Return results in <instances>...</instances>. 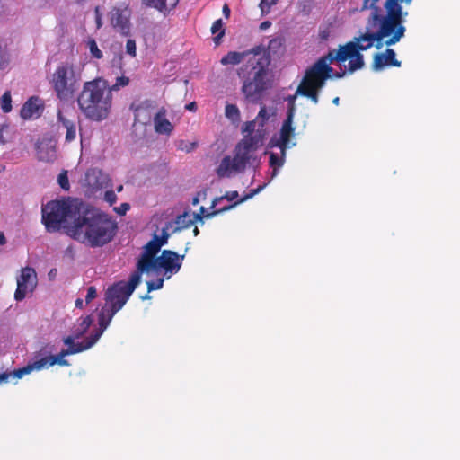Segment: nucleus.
Wrapping results in <instances>:
<instances>
[{"label":"nucleus","instance_id":"56","mask_svg":"<svg viewBox=\"0 0 460 460\" xmlns=\"http://www.w3.org/2000/svg\"><path fill=\"white\" fill-rule=\"evenodd\" d=\"M75 306L77 308H83L84 307V302H83V300L81 298H77L75 300Z\"/></svg>","mask_w":460,"mask_h":460},{"label":"nucleus","instance_id":"11","mask_svg":"<svg viewBox=\"0 0 460 460\" xmlns=\"http://www.w3.org/2000/svg\"><path fill=\"white\" fill-rule=\"evenodd\" d=\"M264 186L265 185H261L256 189L251 190L248 194H246L244 197L241 198L239 200L235 201L234 204L228 205L220 209L214 210L211 213H208L207 215H205L206 209L204 207L200 208V209H199L200 213H199V214L190 215L188 212H184L183 214L179 215L176 217V219L174 221V224L176 225L174 231H180L181 229L188 228L191 225H193L195 221H198V220L202 221L204 217H212L219 213L229 210V209L233 208L234 207L252 198L254 195L258 194L264 188Z\"/></svg>","mask_w":460,"mask_h":460},{"label":"nucleus","instance_id":"5","mask_svg":"<svg viewBox=\"0 0 460 460\" xmlns=\"http://www.w3.org/2000/svg\"><path fill=\"white\" fill-rule=\"evenodd\" d=\"M84 203L78 199L52 200L42 208V222L48 232L63 229L67 234L68 228L76 223V218Z\"/></svg>","mask_w":460,"mask_h":460},{"label":"nucleus","instance_id":"41","mask_svg":"<svg viewBox=\"0 0 460 460\" xmlns=\"http://www.w3.org/2000/svg\"><path fill=\"white\" fill-rule=\"evenodd\" d=\"M126 51L132 58L136 57L137 48L136 41L132 39H128L126 42Z\"/></svg>","mask_w":460,"mask_h":460},{"label":"nucleus","instance_id":"37","mask_svg":"<svg viewBox=\"0 0 460 460\" xmlns=\"http://www.w3.org/2000/svg\"><path fill=\"white\" fill-rule=\"evenodd\" d=\"M296 93L294 94V95H289L287 100H288V111H287V115L288 114H290V111H292V117H295V113H296Z\"/></svg>","mask_w":460,"mask_h":460},{"label":"nucleus","instance_id":"10","mask_svg":"<svg viewBox=\"0 0 460 460\" xmlns=\"http://www.w3.org/2000/svg\"><path fill=\"white\" fill-rule=\"evenodd\" d=\"M335 56V50L329 51V53L319 58L310 68L305 72L304 78L299 85L314 86L323 88L325 81L332 76L333 69L329 64L337 62V59H332Z\"/></svg>","mask_w":460,"mask_h":460},{"label":"nucleus","instance_id":"43","mask_svg":"<svg viewBox=\"0 0 460 460\" xmlns=\"http://www.w3.org/2000/svg\"><path fill=\"white\" fill-rule=\"evenodd\" d=\"M97 296L96 288L93 286H91L87 288V294L85 296L86 304H89L92 300H93Z\"/></svg>","mask_w":460,"mask_h":460},{"label":"nucleus","instance_id":"64","mask_svg":"<svg viewBox=\"0 0 460 460\" xmlns=\"http://www.w3.org/2000/svg\"><path fill=\"white\" fill-rule=\"evenodd\" d=\"M57 270L55 269H52L49 272V275H54V273H56Z\"/></svg>","mask_w":460,"mask_h":460},{"label":"nucleus","instance_id":"42","mask_svg":"<svg viewBox=\"0 0 460 460\" xmlns=\"http://www.w3.org/2000/svg\"><path fill=\"white\" fill-rule=\"evenodd\" d=\"M170 234L167 233L166 229L162 230V234L160 237L155 235L154 240L157 241L158 243H161V247L164 245L169 238Z\"/></svg>","mask_w":460,"mask_h":460},{"label":"nucleus","instance_id":"55","mask_svg":"<svg viewBox=\"0 0 460 460\" xmlns=\"http://www.w3.org/2000/svg\"><path fill=\"white\" fill-rule=\"evenodd\" d=\"M196 107H197L196 102H194L186 105V109L189 111H195Z\"/></svg>","mask_w":460,"mask_h":460},{"label":"nucleus","instance_id":"53","mask_svg":"<svg viewBox=\"0 0 460 460\" xmlns=\"http://www.w3.org/2000/svg\"><path fill=\"white\" fill-rule=\"evenodd\" d=\"M222 11H223L224 15L226 18H228L230 16V8H229L228 4H225Z\"/></svg>","mask_w":460,"mask_h":460},{"label":"nucleus","instance_id":"15","mask_svg":"<svg viewBox=\"0 0 460 460\" xmlns=\"http://www.w3.org/2000/svg\"><path fill=\"white\" fill-rule=\"evenodd\" d=\"M38 283L37 274L33 268L25 267L21 270V274L17 277V288L14 293V298L22 301L28 293L34 290Z\"/></svg>","mask_w":460,"mask_h":460},{"label":"nucleus","instance_id":"19","mask_svg":"<svg viewBox=\"0 0 460 460\" xmlns=\"http://www.w3.org/2000/svg\"><path fill=\"white\" fill-rule=\"evenodd\" d=\"M44 110V106L41 103V100L38 97H31L22 105L20 111V115L23 119H30L32 118H38L40 116Z\"/></svg>","mask_w":460,"mask_h":460},{"label":"nucleus","instance_id":"63","mask_svg":"<svg viewBox=\"0 0 460 460\" xmlns=\"http://www.w3.org/2000/svg\"><path fill=\"white\" fill-rule=\"evenodd\" d=\"M193 234L195 236H197L199 234V230L198 229L197 226H195V228L193 229Z\"/></svg>","mask_w":460,"mask_h":460},{"label":"nucleus","instance_id":"14","mask_svg":"<svg viewBox=\"0 0 460 460\" xmlns=\"http://www.w3.org/2000/svg\"><path fill=\"white\" fill-rule=\"evenodd\" d=\"M131 9L129 4L121 3L118 6L112 7L110 12V21L111 26L121 35L129 36L131 31Z\"/></svg>","mask_w":460,"mask_h":460},{"label":"nucleus","instance_id":"9","mask_svg":"<svg viewBox=\"0 0 460 460\" xmlns=\"http://www.w3.org/2000/svg\"><path fill=\"white\" fill-rule=\"evenodd\" d=\"M140 281L141 279L135 273H132L128 282L119 281L109 287L105 293V305L113 309V313L119 312Z\"/></svg>","mask_w":460,"mask_h":460},{"label":"nucleus","instance_id":"6","mask_svg":"<svg viewBox=\"0 0 460 460\" xmlns=\"http://www.w3.org/2000/svg\"><path fill=\"white\" fill-rule=\"evenodd\" d=\"M258 139L255 137L245 136L234 147V156H225L218 167L217 174L220 178H229L233 173L243 172L247 167L259 163L257 157Z\"/></svg>","mask_w":460,"mask_h":460},{"label":"nucleus","instance_id":"48","mask_svg":"<svg viewBox=\"0 0 460 460\" xmlns=\"http://www.w3.org/2000/svg\"><path fill=\"white\" fill-rule=\"evenodd\" d=\"M258 119H261L262 122L269 119V114L265 106H261L258 113Z\"/></svg>","mask_w":460,"mask_h":460},{"label":"nucleus","instance_id":"61","mask_svg":"<svg viewBox=\"0 0 460 460\" xmlns=\"http://www.w3.org/2000/svg\"><path fill=\"white\" fill-rule=\"evenodd\" d=\"M344 75H345V71H341V72H339V73H336L335 76H336L337 78H341V77H342Z\"/></svg>","mask_w":460,"mask_h":460},{"label":"nucleus","instance_id":"27","mask_svg":"<svg viewBox=\"0 0 460 460\" xmlns=\"http://www.w3.org/2000/svg\"><path fill=\"white\" fill-rule=\"evenodd\" d=\"M252 54V51L250 52H237V51H230L226 55H225L221 60L220 63L224 66L227 65H238L240 64L246 56L249 54Z\"/></svg>","mask_w":460,"mask_h":460},{"label":"nucleus","instance_id":"8","mask_svg":"<svg viewBox=\"0 0 460 460\" xmlns=\"http://www.w3.org/2000/svg\"><path fill=\"white\" fill-rule=\"evenodd\" d=\"M374 32H367L361 34L359 37L355 38V41H349L343 46H340L338 51L335 52L332 59H337V62L343 63L349 59V72L353 73L364 66L363 55L360 51L370 49L374 42L376 41V48L379 49L385 40V39H365L367 35H373Z\"/></svg>","mask_w":460,"mask_h":460},{"label":"nucleus","instance_id":"4","mask_svg":"<svg viewBox=\"0 0 460 460\" xmlns=\"http://www.w3.org/2000/svg\"><path fill=\"white\" fill-rule=\"evenodd\" d=\"M270 63V58L265 53L254 52L238 70V76L243 79L242 92L247 100H259L266 90L265 76Z\"/></svg>","mask_w":460,"mask_h":460},{"label":"nucleus","instance_id":"35","mask_svg":"<svg viewBox=\"0 0 460 460\" xmlns=\"http://www.w3.org/2000/svg\"><path fill=\"white\" fill-rule=\"evenodd\" d=\"M128 84H129L128 77L124 76V75L119 76L117 78L116 83L113 85H111V86L109 85L110 93H111L112 91H118L121 87L127 86Z\"/></svg>","mask_w":460,"mask_h":460},{"label":"nucleus","instance_id":"47","mask_svg":"<svg viewBox=\"0 0 460 460\" xmlns=\"http://www.w3.org/2000/svg\"><path fill=\"white\" fill-rule=\"evenodd\" d=\"M10 377L15 378L14 375L13 374V371H10V372H8V371L1 372L0 371V384L4 383V382H7Z\"/></svg>","mask_w":460,"mask_h":460},{"label":"nucleus","instance_id":"60","mask_svg":"<svg viewBox=\"0 0 460 460\" xmlns=\"http://www.w3.org/2000/svg\"><path fill=\"white\" fill-rule=\"evenodd\" d=\"M199 197L198 196L194 197L192 199V204L197 205V204H199Z\"/></svg>","mask_w":460,"mask_h":460},{"label":"nucleus","instance_id":"28","mask_svg":"<svg viewBox=\"0 0 460 460\" xmlns=\"http://www.w3.org/2000/svg\"><path fill=\"white\" fill-rule=\"evenodd\" d=\"M320 87L299 85L296 93L309 98L314 103H318V91Z\"/></svg>","mask_w":460,"mask_h":460},{"label":"nucleus","instance_id":"52","mask_svg":"<svg viewBox=\"0 0 460 460\" xmlns=\"http://www.w3.org/2000/svg\"><path fill=\"white\" fill-rule=\"evenodd\" d=\"M271 26V22L270 21H264L260 24L261 30H266Z\"/></svg>","mask_w":460,"mask_h":460},{"label":"nucleus","instance_id":"38","mask_svg":"<svg viewBox=\"0 0 460 460\" xmlns=\"http://www.w3.org/2000/svg\"><path fill=\"white\" fill-rule=\"evenodd\" d=\"M279 0H261L260 8L262 13H268L272 5L276 4Z\"/></svg>","mask_w":460,"mask_h":460},{"label":"nucleus","instance_id":"26","mask_svg":"<svg viewBox=\"0 0 460 460\" xmlns=\"http://www.w3.org/2000/svg\"><path fill=\"white\" fill-rule=\"evenodd\" d=\"M38 159L44 162H54L57 158V151L54 146L40 145L37 150Z\"/></svg>","mask_w":460,"mask_h":460},{"label":"nucleus","instance_id":"2","mask_svg":"<svg viewBox=\"0 0 460 460\" xmlns=\"http://www.w3.org/2000/svg\"><path fill=\"white\" fill-rule=\"evenodd\" d=\"M117 228L111 217L84 203L76 223L68 228L67 235L92 248L102 247L114 238Z\"/></svg>","mask_w":460,"mask_h":460},{"label":"nucleus","instance_id":"7","mask_svg":"<svg viewBox=\"0 0 460 460\" xmlns=\"http://www.w3.org/2000/svg\"><path fill=\"white\" fill-rule=\"evenodd\" d=\"M81 82V72L77 66L69 62L58 65L49 81L58 99L68 101L76 93Z\"/></svg>","mask_w":460,"mask_h":460},{"label":"nucleus","instance_id":"24","mask_svg":"<svg viewBox=\"0 0 460 460\" xmlns=\"http://www.w3.org/2000/svg\"><path fill=\"white\" fill-rule=\"evenodd\" d=\"M115 314L116 313H113V309L110 308L109 306L105 305L104 307H102L98 315V322L100 327L97 330H95L94 332H93L92 334H100L101 337L104 330L110 324Z\"/></svg>","mask_w":460,"mask_h":460},{"label":"nucleus","instance_id":"22","mask_svg":"<svg viewBox=\"0 0 460 460\" xmlns=\"http://www.w3.org/2000/svg\"><path fill=\"white\" fill-rule=\"evenodd\" d=\"M58 121L66 129V141L70 143L76 137V126L74 120L68 119L60 110L58 111Z\"/></svg>","mask_w":460,"mask_h":460},{"label":"nucleus","instance_id":"40","mask_svg":"<svg viewBox=\"0 0 460 460\" xmlns=\"http://www.w3.org/2000/svg\"><path fill=\"white\" fill-rule=\"evenodd\" d=\"M238 197H239L238 191H236V190L228 191V192L226 193V195L224 197H221V198L214 199L212 207H214L217 204V201H220L223 199H226L229 201H233L235 199H237Z\"/></svg>","mask_w":460,"mask_h":460},{"label":"nucleus","instance_id":"44","mask_svg":"<svg viewBox=\"0 0 460 460\" xmlns=\"http://www.w3.org/2000/svg\"><path fill=\"white\" fill-rule=\"evenodd\" d=\"M50 357H51V360H55L56 364L59 365V366H68L69 365L68 361L66 359H64V358L66 356H61V351L57 356L50 355Z\"/></svg>","mask_w":460,"mask_h":460},{"label":"nucleus","instance_id":"21","mask_svg":"<svg viewBox=\"0 0 460 460\" xmlns=\"http://www.w3.org/2000/svg\"><path fill=\"white\" fill-rule=\"evenodd\" d=\"M100 339V334H91L83 342H75V345L61 349V356H69L83 352L92 348Z\"/></svg>","mask_w":460,"mask_h":460},{"label":"nucleus","instance_id":"39","mask_svg":"<svg viewBox=\"0 0 460 460\" xmlns=\"http://www.w3.org/2000/svg\"><path fill=\"white\" fill-rule=\"evenodd\" d=\"M58 183H59L60 187L63 190H67L69 189V181H68L67 173L66 171L62 172L58 175Z\"/></svg>","mask_w":460,"mask_h":460},{"label":"nucleus","instance_id":"16","mask_svg":"<svg viewBox=\"0 0 460 460\" xmlns=\"http://www.w3.org/2000/svg\"><path fill=\"white\" fill-rule=\"evenodd\" d=\"M293 120L294 117H292V111H290V114H288L286 119L283 121L279 137H272L270 140L271 146L279 147L283 156L286 155L288 148L296 145V143L290 144V139L295 135Z\"/></svg>","mask_w":460,"mask_h":460},{"label":"nucleus","instance_id":"62","mask_svg":"<svg viewBox=\"0 0 460 460\" xmlns=\"http://www.w3.org/2000/svg\"><path fill=\"white\" fill-rule=\"evenodd\" d=\"M339 102H340V98H339V97H335V98L332 100V102H333L335 105H338V104H339Z\"/></svg>","mask_w":460,"mask_h":460},{"label":"nucleus","instance_id":"45","mask_svg":"<svg viewBox=\"0 0 460 460\" xmlns=\"http://www.w3.org/2000/svg\"><path fill=\"white\" fill-rule=\"evenodd\" d=\"M104 199L110 205H112L116 202L117 196L113 190H107L105 192Z\"/></svg>","mask_w":460,"mask_h":460},{"label":"nucleus","instance_id":"29","mask_svg":"<svg viewBox=\"0 0 460 460\" xmlns=\"http://www.w3.org/2000/svg\"><path fill=\"white\" fill-rule=\"evenodd\" d=\"M211 33L217 34L214 37V42L218 45L220 43L221 39L225 35V29L223 28L222 19L216 20L211 26Z\"/></svg>","mask_w":460,"mask_h":460},{"label":"nucleus","instance_id":"12","mask_svg":"<svg viewBox=\"0 0 460 460\" xmlns=\"http://www.w3.org/2000/svg\"><path fill=\"white\" fill-rule=\"evenodd\" d=\"M161 249V243L152 239L143 248L139 258L137 259L136 270L133 272L140 279L143 273L150 275L157 261V253Z\"/></svg>","mask_w":460,"mask_h":460},{"label":"nucleus","instance_id":"13","mask_svg":"<svg viewBox=\"0 0 460 460\" xmlns=\"http://www.w3.org/2000/svg\"><path fill=\"white\" fill-rule=\"evenodd\" d=\"M184 257V254L179 255L173 251L164 250L161 255L158 256L152 273L158 275L163 270L166 279H170L172 274H176L180 270Z\"/></svg>","mask_w":460,"mask_h":460},{"label":"nucleus","instance_id":"58","mask_svg":"<svg viewBox=\"0 0 460 460\" xmlns=\"http://www.w3.org/2000/svg\"><path fill=\"white\" fill-rule=\"evenodd\" d=\"M195 146H196V143H190V146H188V147H185V150L187 152H190L191 150L194 149Z\"/></svg>","mask_w":460,"mask_h":460},{"label":"nucleus","instance_id":"54","mask_svg":"<svg viewBox=\"0 0 460 460\" xmlns=\"http://www.w3.org/2000/svg\"><path fill=\"white\" fill-rule=\"evenodd\" d=\"M142 111V107L141 106H138L136 110H135V120H139V117H140V112Z\"/></svg>","mask_w":460,"mask_h":460},{"label":"nucleus","instance_id":"23","mask_svg":"<svg viewBox=\"0 0 460 460\" xmlns=\"http://www.w3.org/2000/svg\"><path fill=\"white\" fill-rule=\"evenodd\" d=\"M179 0H142V4L157 11L166 13L172 11L178 4Z\"/></svg>","mask_w":460,"mask_h":460},{"label":"nucleus","instance_id":"18","mask_svg":"<svg viewBox=\"0 0 460 460\" xmlns=\"http://www.w3.org/2000/svg\"><path fill=\"white\" fill-rule=\"evenodd\" d=\"M395 56V51L389 48H387L384 53L375 54L372 63V69L374 71H381L385 66L400 67L402 63L396 59Z\"/></svg>","mask_w":460,"mask_h":460},{"label":"nucleus","instance_id":"30","mask_svg":"<svg viewBox=\"0 0 460 460\" xmlns=\"http://www.w3.org/2000/svg\"><path fill=\"white\" fill-rule=\"evenodd\" d=\"M285 156L281 155L279 156L277 154L271 153L270 155V165L273 167L272 177L278 174V168L281 167L284 164Z\"/></svg>","mask_w":460,"mask_h":460},{"label":"nucleus","instance_id":"59","mask_svg":"<svg viewBox=\"0 0 460 460\" xmlns=\"http://www.w3.org/2000/svg\"><path fill=\"white\" fill-rule=\"evenodd\" d=\"M5 242H6V240H5V236H4V234L3 233H1V232H0V245L4 244V243H5Z\"/></svg>","mask_w":460,"mask_h":460},{"label":"nucleus","instance_id":"51","mask_svg":"<svg viewBox=\"0 0 460 460\" xmlns=\"http://www.w3.org/2000/svg\"><path fill=\"white\" fill-rule=\"evenodd\" d=\"M5 65L4 53L2 48L0 47V68H3Z\"/></svg>","mask_w":460,"mask_h":460},{"label":"nucleus","instance_id":"1","mask_svg":"<svg viewBox=\"0 0 460 460\" xmlns=\"http://www.w3.org/2000/svg\"><path fill=\"white\" fill-rule=\"evenodd\" d=\"M380 0H364L361 11L371 10L369 22L373 25H378L373 35H367L365 39H385L384 41L387 47L399 42L404 37L406 27L403 25L404 17L408 14L403 13L402 4H410L412 0H385L384 7L385 13L378 5Z\"/></svg>","mask_w":460,"mask_h":460},{"label":"nucleus","instance_id":"25","mask_svg":"<svg viewBox=\"0 0 460 460\" xmlns=\"http://www.w3.org/2000/svg\"><path fill=\"white\" fill-rule=\"evenodd\" d=\"M283 47H284V40L280 37H277V38L271 39L269 41V44L267 47L268 53L265 50L262 51L261 47L254 48L252 50V55L254 54V52L265 53L270 58V54L277 55V54L280 53L283 49Z\"/></svg>","mask_w":460,"mask_h":460},{"label":"nucleus","instance_id":"57","mask_svg":"<svg viewBox=\"0 0 460 460\" xmlns=\"http://www.w3.org/2000/svg\"><path fill=\"white\" fill-rule=\"evenodd\" d=\"M253 128H254V122L252 121L249 124H247L245 130L252 131Z\"/></svg>","mask_w":460,"mask_h":460},{"label":"nucleus","instance_id":"31","mask_svg":"<svg viewBox=\"0 0 460 460\" xmlns=\"http://www.w3.org/2000/svg\"><path fill=\"white\" fill-rule=\"evenodd\" d=\"M93 323L91 316L84 317L79 326V329L75 332V337L76 339L82 337L89 329Z\"/></svg>","mask_w":460,"mask_h":460},{"label":"nucleus","instance_id":"49","mask_svg":"<svg viewBox=\"0 0 460 460\" xmlns=\"http://www.w3.org/2000/svg\"><path fill=\"white\" fill-rule=\"evenodd\" d=\"M130 208V206L128 203H122L120 205V207L119 208H115V211L119 214V215H125L126 212Z\"/></svg>","mask_w":460,"mask_h":460},{"label":"nucleus","instance_id":"20","mask_svg":"<svg viewBox=\"0 0 460 460\" xmlns=\"http://www.w3.org/2000/svg\"><path fill=\"white\" fill-rule=\"evenodd\" d=\"M166 109L162 107L154 117L155 130L158 134L170 135L173 131V126L166 119Z\"/></svg>","mask_w":460,"mask_h":460},{"label":"nucleus","instance_id":"46","mask_svg":"<svg viewBox=\"0 0 460 460\" xmlns=\"http://www.w3.org/2000/svg\"><path fill=\"white\" fill-rule=\"evenodd\" d=\"M94 14H95L96 27H97V29H100L102 26V13H101L99 6L95 7Z\"/></svg>","mask_w":460,"mask_h":460},{"label":"nucleus","instance_id":"34","mask_svg":"<svg viewBox=\"0 0 460 460\" xmlns=\"http://www.w3.org/2000/svg\"><path fill=\"white\" fill-rule=\"evenodd\" d=\"M89 50L91 55L97 59H100L102 58V52L99 49L98 45L95 41V40L91 39L87 42Z\"/></svg>","mask_w":460,"mask_h":460},{"label":"nucleus","instance_id":"32","mask_svg":"<svg viewBox=\"0 0 460 460\" xmlns=\"http://www.w3.org/2000/svg\"><path fill=\"white\" fill-rule=\"evenodd\" d=\"M226 117L232 119L236 120L240 117V112L236 105L234 104H226L225 109Z\"/></svg>","mask_w":460,"mask_h":460},{"label":"nucleus","instance_id":"36","mask_svg":"<svg viewBox=\"0 0 460 460\" xmlns=\"http://www.w3.org/2000/svg\"><path fill=\"white\" fill-rule=\"evenodd\" d=\"M147 290L148 292H151L153 290L160 289L163 288L164 285V278H158L155 281H147Z\"/></svg>","mask_w":460,"mask_h":460},{"label":"nucleus","instance_id":"3","mask_svg":"<svg viewBox=\"0 0 460 460\" xmlns=\"http://www.w3.org/2000/svg\"><path fill=\"white\" fill-rule=\"evenodd\" d=\"M77 104L86 119L93 121L105 119L112 104L108 82L101 77L85 82L77 97Z\"/></svg>","mask_w":460,"mask_h":460},{"label":"nucleus","instance_id":"33","mask_svg":"<svg viewBox=\"0 0 460 460\" xmlns=\"http://www.w3.org/2000/svg\"><path fill=\"white\" fill-rule=\"evenodd\" d=\"M1 108L4 112H9L12 110V97L9 91L5 92L1 97Z\"/></svg>","mask_w":460,"mask_h":460},{"label":"nucleus","instance_id":"50","mask_svg":"<svg viewBox=\"0 0 460 460\" xmlns=\"http://www.w3.org/2000/svg\"><path fill=\"white\" fill-rule=\"evenodd\" d=\"M75 336H67L66 337L63 341L66 345H67L68 347H71L72 345H75Z\"/></svg>","mask_w":460,"mask_h":460},{"label":"nucleus","instance_id":"17","mask_svg":"<svg viewBox=\"0 0 460 460\" xmlns=\"http://www.w3.org/2000/svg\"><path fill=\"white\" fill-rule=\"evenodd\" d=\"M54 365H56V361L51 360L50 355H48L47 352L40 350L34 355L32 362H30L21 368L14 369L13 374L14 375L15 378L20 379L23 376L31 373L33 370L40 371Z\"/></svg>","mask_w":460,"mask_h":460}]
</instances>
